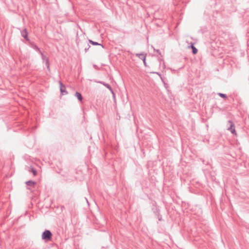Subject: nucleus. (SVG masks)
Listing matches in <instances>:
<instances>
[{
  "label": "nucleus",
  "instance_id": "f257e3e1",
  "mask_svg": "<svg viewBox=\"0 0 249 249\" xmlns=\"http://www.w3.org/2000/svg\"><path fill=\"white\" fill-rule=\"evenodd\" d=\"M52 233L50 231L46 230L42 234V239L46 242L49 241L51 240Z\"/></svg>",
  "mask_w": 249,
  "mask_h": 249
},
{
  "label": "nucleus",
  "instance_id": "f03ea898",
  "mask_svg": "<svg viewBox=\"0 0 249 249\" xmlns=\"http://www.w3.org/2000/svg\"><path fill=\"white\" fill-rule=\"evenodd\" d=\"M59 84L60 86L61 94L63 95L67 94L68 92L66 89L65 86L63 85V83L60 81H59Z\"/></svg>",
  "mask_w": 249,
  "mask_h": 249
},
{
  "label": "nucleus",
  "instance_id": "7ed1b4c3",
  "mask_svg": "<svg viewBox=\"0 0 249 249\" xmlns=\"http://www.w3.org/2000/svg\"><path fill=\"white\" fill-rule=\"evenodd\" d=\"M228 123H229L230 124V126L228 128V130H230L232 133V134L236 135V131L235 129L234 124L231 120L228 121Z\"/></svg>",
  "mask_w": 249,
  "mask_h": 249
},
{
  "label": "nucleus",
  "instance_id": "20e7f679",
  "mask_svg": "<svg viewBox=\"0 0 249 249\" xmlns=\"http://www.w3.org/2000/svg\"><path fill=\"white\" fill-rule=\"evenodd\" d=\"M97 83H100L107 88L111 92L113 96H115V93L112 89L111 87L108 84L106 83L103 81H96Z\"/></svg>",
  "mask_w": 249,
  "mask_h": 249
},
{
  "label": "nucleus",
  "instance_id": "39448f33",
  "mask_svg": "<svg viewBox=\"0 0 249 249\" xmlns=\"http://www.w3.org/2000/svg\"><path fill=\"white\" fill-rule=\"evenodd\" d=\"M21 36L25 39L26 40H29V39L28 37V33L27 29L26 28L24 29L22 31H21Z\"/></svg>",
  "mask_w": 249,
  "mask_h": 249
},
{
  "label": "nucleus",
  "instance_id": "423d86ee",
  "mask_svg": "<svg viewBox=\"0 0 249 249\" xmlns=\"http://www.w3.org/2000/svg\"><path fill=\"white\" fill-rule=\"evenodd\" d=\"M136 55L139 57L140 59H142L143 61L146 60V53H137Z\"/></svg>",
  "mask_w": 249,
  "mask_h": 249
},
{
  "label": "nucleus",
  "instance_id": "0eeeda50",
  "mask_svg": "<svg viewBox=\"0 0 249 249\" xmlns=\"http://www.w3.org/2000/svg\"><path fill=\"white\" fill-rule=\"evenodd\" d=\"M26 184L28 186H32L34 187L36 182L32 180H29L26 182Z\"/></svg>",
  "mask_w": 249,
  "mask_h": 249
},
{
  "label": "nucleus",
  "instance_id": "6e6552de",
  "mask_svg": "<svg viewBox=\"0 0 249 249\" xmlns=\"http://www.w3.org/2000/svg\"><path fill=\"white\" fill-rule=\"evenodd\" d=\"M89 41L90 44H91L93 45H100L101 46L102 48H104V46L102 44H100L97 42H94L90 39H89Z\"/></svg>",
  "mask_w": 249,
  "mask_h": 249
},
{
  "label": "nucleus",
  "instance_id": "1a4fd4ad",
  "mask_svg": "<svg viewBox=\"0 0 249 249\" xmlns=\"http://www.w3.org/2000/svg\"><path fill=\"white\" fill-rule=\"evenodd\" d=\"M75 96L78 98V99L80 101H81L82 100V96L81 95V94L78 92H76L75 94Z\"/></svg>",
  "mask_w": 249,
  "mask_h": 249
},
{
  "label": "nucleus",
  "instance_id": "9d476101",
  "mask_svg": "<svg viewBox=\"0 0 249 249\" xmlns=\"http://www.w3.org/2000/svg\"><path fill=\"white\" fill-rule=\"evenodd\" d=\"M190 47L192 49V53L193 54H195L197 53V49L194 46L193 44H192Z\"/></svg>",
  "mask_w": 249,
  "mask_h": 249
},
{
  "label": "nucleus",
  "instance_id": "9b49d317",
  "mask_svg": "<svg viewBox=\"0 0 249 249\" xmlns=\"http://www.w3.org/2000/svg\"><path fill=\"white\" fill-rule=\"evenodd\" d=\"M40 54L41 55V57L44 62L46 61V59H49L45 55H44L43 53L40 52Z\"/></svg>",
  "mask_w": 249,
  "mask_h": 249
},
{
  "label": "nucleus",
  "instance_id": "f8f14e48",
  "mask_svg": "<svg viewBox=\"0 0 249 249\" xmlns=\"http://www.w3.org/2000/svg\"><path fill=\"white\" fill-rule=\"evenodd\" d=\"M45 65L47 68V69L50 71V67H49V59H46V61H45Z\"/></svg>",
  "mask_w": 249,
  "mask_h": 249
},
{
  "label": "nucleus",
  "instance_id": "ddd939ff",
  "mask_svg": "<svg viewBox=\"0 0 249 249\" xmlns=\"http://www.w3.org/2000/svg\"><path fill=\"white\" fill-rule=\"evenodd\" d=\"M218 95L222 97V98H225V99H226L227 98V96L226 94H224V93H218Z\"/></svg>",
  "mask_w": 249,
  "mask_h": 249
},
{
  "label": "nucleus",
  "instance_id": "4468645a",
  "mask_svg": "<svg viewBox=\"0 0 249 249\" xmlns=\"http://www.w3.org/2000/svg\"><path fill=\"white\" fill-rule=\"evenodd\" d=\"M34 176H36L37 174V171L34 168H31V171Z\"/></svg>",
  "mask_w": 249,
  "mask_h": 249
},
{
  "label": "nucleus",
  "instance_id": "2eb2a0df",
  "mask_svg": "<svg viewBox=\"0 0 249 249\" xmlns=\"http://www.w3.org/2000/svg\"><path fill=\"white\" fill-rule=\"evenodd\" d=\"M90 47V45L88 44L87 47L85 48V51L86 53L87 51L89 49V48Z\"/></svg>",
  "mask_w": 249,
  "mask_h": 249
},
{
  "label": "nucleus",
  "instance_id": "dca6fc26",
  "mask_svg": "<svg viewBox=\"0 0 249 249\" xmlns=\"http://www.w3.org/2000/svg\"><path fill=\"white\" fill-rule=\"evenodd\" d=\"M153 73L157 74L160 77V78L162 80V81H163L161 75L159 72H153Z\"/></svg>",
  "mask_w": 249,
  "mask_h": 249
},
{
  "label": "nucleus",
  "instance_id": "f3484780",
  "mask_svg": "<svg viewBox=\"0 0 249 249\" xmlns=\"http://www.w3.org/2000/svg\"><path fill=\"white\" fill-rule=\"evenodd\" d=\"M154 51L157 53H158L160 54V50H156V49H154Z\"/></svg>",
  "mask_w": 249,
  "mask_h": 249
},
{
  "label": "nucleus",
  "instance_id": "a211bd4d",
  "mask_svg": "<svg viewBox=\"0 0 249 249\" xmlns=\"http://www.w3.org/2000/svg\"><path fill=\"white\" fill-rule=\"evenodd\" d=\"M36 49L38 52H39V53H40V52H41V51H40V49H39V48H38L37 47H36Z\"/></svg>",
  "mask_w": 249,
  "mask_h": 249
},
{
  "label": "nucleus",
  "instance_id": "6ab92c4d",
  "mask_svg": "<svg viewBox=\"0 0 249 249\" xmlns=\"http://www.w3.org/2000/svg\"><path fill=\"white\" fill-rule=\"evenodd\" d=\"M143 63H144V66H146L147 65H146V63L145 60H144V61H143Z\"/></svg>",
  "mask_w": 249,
  "mask_h": 249
}]
</instances>
